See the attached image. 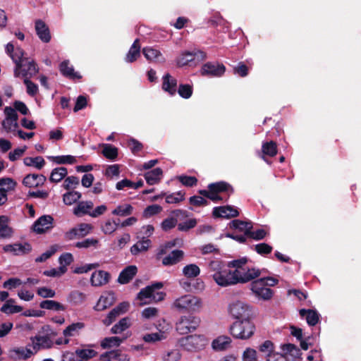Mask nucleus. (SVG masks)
Here are the masks:
<instances>
[{"instance_id":"9b49d317","label":"nucleus","mask_w":361,"mask_h":361,"mask_svg":"<svg viewBox=\"0 0 361 361\" xmlns=\"http://www.w3.org/2000/svg\"><path fill=\"white\" fill-rule=\"evenodd\" d=\"M208 189H211V192L214 196H216V202H220L223 200L222 197L219 195L220 193L226 192L228 197L234 193L233 186L226 181H218L209 183L207 186Z\"/></svg>"},{"instance_id":"49530a36","label":"nucleus","mask_w":361,"mask_h":361,"mask_svg":"<svg viewBox=\"0 0 361 361\" xmlns=\"http://www.w3.org/2000/svg\"><path fill=\"white\" fill-rule=\"evenodd\" d=\"M85 327V324L82 322L73 323L68 326L63 331V334L65 337L73 336L79 330L82 329Z\"/></svg>"},{"instance_id":"37998d69","label":"nucleus","mask_w":361,"mask_h":361,"mask_svg":"<svg viewBox=\"0 0 361 361\" xmlns=\"http://www.w3.org/2000/svg\"><path fill=\"white\" fill-rule=\"evenodd\" d=\"M102 154L108 159L115 160L118 157V148L110 144H103Z\"/></svg>"},{"instance_id":"f704fd0d","label":"nucleus","mask_w":361,"mask_h":361,"mask_svg":"<svg viewBox=\"0 0 361 361\" xmlns=\"http://www.w3.org/2000/svg\"><path fill=\"white\" fill-rule=\"evenodd\" d=\"M39 307L42 309H45L48 310H54V311H65L66 306L63 304L51 300H43L39 303Z\"/></svg>"},{"instance_id":"c9c22d12","label":"nucleus","mask_w":361,"mask_h":361,"mask_svg":"<svg viewBox=\"0 0 361 361\" xmlns=\"http://www.w3.org/2000/svg\"><path fill=\"white\" fill-rule=\"evenodd\" d=\"M261 275V271L259 269L256 268H250L248 269L246 271L243 272V278L240 279V283H245L249 281H253L258 278Z\"/></svg>"},{"instance_id":"dca6fc26","label":"nucleus","mask_w":361,"mask_h":361,"mask_svg":"<svg viewBox=\"0 0 361 361\" xmlns=\"http://www.w3.org/2000/svg\"><path fill=\"white\" fill-rule=\"evenodd\" d=\"M116 302L114 293L110 291L102 294L96 305L94 307L96 311H103L111 307Z\"/></svg>"},{"instance_id":"79ce46f5","label":"nucleus","mask_w":361,"mask_h":361,"mask_svg":"<svg viewBox=\"0 0 361 361\" xmlns=\"http://www.w3.org/2000/svg\"><path fill=\"white\" fill-rule=\"evenodd\" d=\"M23 163L27 166H35L37 169H41L45 164L44 158L41 156L36 157H25L23 159Z\"/></svg>"},{"instance_id":"58836bf2","label":"nucleus","mask_w":361,"mask_h":361,"mask_svg":"<svg viewBox=\"0 0 361 361\" xmlns=\"http://www.w3.org/2000/svg\"><path fill=\"white\" fill-rule=\"evenodd\" d=\"M68 173L67 169L66 167H58L52 170L49 180L51 183H59L63 179Z\"/></svg>"},{"instance_id":"20e7f679","label":"nucleus","mask_w":361,"mask_h":361,"mask_svg":"<svg viewBox=\"0 0 361 361\" xmlns=\"http://www.w3.org/2000/svg\"><path fill=\"white\" fill-rule=\"evenodd\" d=\"M164 284L162 282H155L141 289L137 294V299L140 301L147 298L152 299L156 302L161 301L164 299L166 293L164 292H156V290L162 288Z\"/></svg>"},{"instance_id":"6ab92c4d","label":"nucleus","mask_w":361,"mask_h":361,"mask_svg":"<svg viewBox=\"0 0 361 361\" xmlns=\"http://www.w3.org/2000/svg\"><path fill=\"white\" fill-rule=\"evenodd\" d=\"M100 361H129L128 356L121 350H110L100 355Z\"/></svg>"},{"instance_id":"e2e57ef3","label":"nucleus","mask_w":361,"mask_h":361,"mask_svg":"<svg viewBox=\"0 0 361 361\" xmlns=\"http://www.w3.org/2000/svg\"><path fill=\"white\" fill-rule=\"evenodd\" d=\"M179 181L185 186L193 187L197 183V178L195 176H180L178 177Z\"/></svg>"},{"instance_id":"a878e982","label":"nucleus","mask_w":361,"mask_h":361,"mask_svg":"<svg viewBox=\"0 0 361 361\" xmlns=\"http://www.w3.org/2000/svg\"><path fill=\"white\" fill-rule=\"evenodd\" d=\"M299 314L302 318H305L307 323L310 326H315L319 321V314L315 310L311 309H301Z\"/></svg>"},{"instance_id":"9d476101","label":"nucleus","mask_w":361,"mask_h":361,"mask_svg":"<svg viewBox=\"0 0 361 361\" xmlns=\"http://www.w3.org/2000/svg\"><path fill=\"white\" fill-rule=\"evenodd\" d=\"M226 71V67L223 63L218 62H207L200 70L202 76L210 78L221 77Z\"/></svg>"},{"instance_id":"e433bc0d","label":"nucleus","mask_w":361,"mask_h":361,"mask_svg":"<svg viewBox=\"0 0 361 361\" xmlns=\"http://www.w3.org/2000/svg\"><path fill=\"white\" fill-rule=\"evenodd\" d=\"M93 202L92 201L80 202L76 207L74 208L73 214L78 216L91 213L90 209L93 208Z\"/></svg>"},{"instance_id":"423d86ee","label":"nucleus","mask_w":361,"mask_h":361,"mask_svg":"<svg viewBox=\"0 0 361 361\" xmlns=\"http://www.w3.org/2000/svg\"><path fill=\"white\" fill-rule=\"evenodd\" d=\"M180 345L188 351H196L206 345V339L203 335H190L179 340Z\"/></svg>"},{"instance_id":"f03ea898","label":"nucleus","mask_w":361,"mask_h":361,"mask_svg":"<svg viewBox=\"0 0 361 361\" xmlns=\"http://www.w3.org/2000/svg\"><path fill=\"white\" fill-rule=\"evenodd\" d=\"M230 315L237 319H250L252 316V307L240 300L231 303L228 307Z\"/></svg>"},{"instance_id":"a19ab883","label":"nucleus","mask_w":361,"mask_h":361,"mask_svg":"<svg viewBox=\"0 0 361 361\" xmlns=\"http://www.w3.org/2000/svg\"><path fill=\"white\" fill-rule=\"evenodd\" d=\"M229 227L232 229L238 230L245 233L246 229H252V225L250 222L244 221L240 219H234L229 223Z\"/></svg>"},{"instance_id":"0e129e2a","label":"nucleus","mask_w":361,"mask_h":361,"mask_svg":"<svg viewBox=\"0 0 361 361\" xmlns=\"http://www.w3.org/2000/svg\"><path fill=\"white\" fill-rule=\"evenodd\" d=\"M177 219L174 217H169L165 219L161 224V229L164 231H168L172 228H173L177 224Z\"/></svg>"},{"instance_id":"7c9ffc66","label":"nucleus","mask_w":361,"mask_h":361,"mask_svg":"<svg viewBox=\"0 0 361 361\" xmlns=\"http://www.w3.org/2000/svg\"><path fill=\"white\" fill-rule=\"evenodd\" d=\"M140 56V39H136L131 45L128 52L127 53L125 61L128 63L135 61Z\"/></svg>"},{"instance_id":"774afa93","label":"nucleus","mask_w":361,"mask_h":361,"mask_svg":"<svg viewBox=\"0 0 361 361\" xmlns=\"http://www.w3.org/2000/svg\"><path fill=\"white\" fill-rule=\"evenodd\" d=\"M243 359L244 361H257L256 350L250 348H247L243 354Z\"/></svg>"},{"instance_id":"473e14b6","label":"nucleus","mask_w":361,"mask_h":361,"mask_svg":"<svg viewBox=\"0 0 361 361\" xmlns=\"http://www.w3.org/2000/svg\"><path fill=\"white\" fill-rule=\"evenodd\" d=\"M126 339V337H106L101 341L100 345L103 349L111 348L113 347H118Z\"/></svg>"},{"instance_id":"aec40b11","label":"nucleus","mask_w":361,"mask_h":361,"mask_svg":"<svg viewBox=\"0 0 361 361\" xmlns=\"http://www.w3.org/2000/svg\"><path fill=\"white\" fill-rule=\"evenodd\" d=\"M46 180V176L42 174H27L23 178V184L27 188H36L42 185Z\"/></svg>"},{"instance_id":"c756f323","label":"nucleus","mask_w":361,"mask_h":361,"mask_svg":"<svg viewBox=\"0 0 361 361\" xmlns=\"http://www.w3.org/2000/svg\"><path fill=\"white\" fill-rule=\"evenodd\" d=\"M59 70L63 75L70 79H80L82 78L78 73L74 71L72 66H69L68 61H62L60 63Z\"/></svg>"},{"instance_id":"6e6d98bb","label":"nucleus","mask_w":361,"mask_h":361,"mask_svg":"<svg viewBox=\"0 0 361 361\" xmlns=\"http://www.w3.org/2000/svg\"><path fill=\"white\" fill-rule=\"evenodd\" d=\"M162 207L159 204H152L147 206L142 213L144 218H149L154 215L159 214L162 211Z\"/></svg>"},{"instance_id":"bf43d9fd","label":"nucleus","mask_w":361,"mask_h":361,"mask_svg":"<svg viewBox=\"0 0 361 361\" xmlns=\"http://www.w3.org/2000/svg\"><path fill=\"white\" fill-rule=\"evenodd\" d=\"M273 247L265 243H262L255 245V250L260 255H266L272 252Z\"/></svg>"},{"instance_id":"4d7b16f0","label":"nucleus","mask_w":361,"mask_h":361,"mask_svg":"<svg viewBox=\"0 0 361 361\" xmlns=\"http://www.w3.org/2000/svg\"><path fill=\"white\" fill-rule=\"evenodd\" d=\"M193 92L192 85L189 84H180L178 89V94L184 99H189Z\"/></svg>"},{"instance_id":"412c9836","label":"nucleus","mask_w":361,"mask_h":361,"mask_svg":"<svg viewBox=\"0 0 361 361\" xmlns=\"http://www.w3.org/2000/svg\"><path fill=\"white\" fill-rule=\"evenodd\" d=\"M137 272L135 265H129L123 269L119 274L118 282L121 284L128 283Z\"/></svg>"},{"instance_id":"c03bdc74","label":"nucleus","mask_w":361,"mask_h":361,"mask_svg":"<svg viewBox=\"0 0 361 361\" xmlns=\"http://www.w3.org/2000/svg\"><path fill=\"white\" fill-rule=\"evenodd\" d=\"M130 325V319L128 317H124L112 326L111 332L114 334H121L127 329Z\"/></svg>"},{"instance_id":"69168bd1","label":"nucleus","mask_w":361,"mask_h":361,"mask_svg":"<svg viewBox=\"0 0 361 361\" xmlns=\"http://www.w3.org/2000/svg\"><path fill=\"white\" fill-rule=\"evenodd\" d=\"M189 203L195 207H203L209 204V202L201 196L194 195L189 198Z\"/></svg>"},{"instance_id":"cd10ccee","label":"nucleus","mask_w":361,"mask_h":361,"mask_svg":"<svg viewBox=\"0 0 361 361\" xmlns=\"http://www.w3.org/2000/svg\"><path fill=\"white\" fill-rule=\"evenodd\" d=\"M184 256L183 251L180 250H173L167 256L163 258L162 264L165 266L176 264L182 260Z\"/></svg>"},{"instance_id":"603ef678","label":"nucleus","mask_w":361,"mask_h":361,"mask_svg":"<svg viewBox=\"0 0 361 361\" xmlns=\"http://www.w3.org/2000/svg\"><path fill=\"white\" fill-rule=\"evenodd\" d=\"M283 352L285 354H290L294 358H298L301 355L300 350L294 344L287 343L281 347Z\"/></svg>"},{"instance_id":"de8ad7c7","label":"nucleus","mask_w":361,"mask_h":361,"mask_svg":"<svg viewBox=\"0 0 361 361\" xmlns=\"http://www.w3.org/2000/svg\"><path fill=\"white\" fill-rule=\"evenodd\" d=\"M185 193L183 191H178L167 195L166 193V202L168 204H177L185 200Z\"/></svg>"},{"instance_id":"4468645a","label":"nucleus","mask_w":361,"mask_h":361,"mask_svg":"<svg viewBox=\"0 0 361 361\" xmlns=\"http://www.w3.org/2000/svg\"><path fill=\"white\" fill-rule=\"evenodd\" d=\"M128 307L129 303L127 302L119 303L109 312L104 319H102V323L106 326L111 325L114 322H115L118 317L126 312Z\"/></svg>"},{"instance_id":"052dcab7","label":"nucleus","mask_w":361,"mask_h":361,"mask_svg":"<svg viewBox=\"0 0 361 361\" xmlns=\"http://www.w3.org/2000/svg\"><path fill=\"white\" fill-rule=\"evenodd\" d=\"M99 240L94 238H87L80 242H77L75 246L78 248H88L90 247H97Z\"/></svg>"},{"instance_id":"1a4fd4ad","label":"nucleus","mask_w":361,"mask_h":361,"mask_svg":"<svg viewBox=\"0 0 361 361\" xmlns=\"http://www.w3.org/2000/svg\"><path fill=\"white\" fill-rule=\"evenodd\" d=\"M6 52L12 59L13 61L16 63L14 69V76L18 78L20 76V69L25 66L23 63L22 57L24 56V51L20 48H17L14 52V46L12 43H8L6 47Z\"/></svg>"},{"instance_id":"0eeeda50","label":"nucleus","mask_w":361,"mask_h":361,"mask_svg":"<svg viewBox=\"0 0 361 361\" xmlns=\"http://www.w3.org/2000/svg\"><path fill=\"white\" fill-rule=\"evenodd\" d=\"M250 289L256 298L262 300H269L274 295V291L264 286V280L260 278L251 282Z\"/></svg>"},{"instance_id":"4be33fe9","label":"nucleus","mask_w":361,"mask_h":361,"mask_svg":"<svg viewBox=\"0 0 361 361\" xmlns=\"http://www.w3.org/2000/svg\"><path fill=\"white\" fill-rule=\"evenodd\" d=\"M35 30L39 38L45 43L51 40V34L48 26L42 20L35 21Z\"/></svg>"},{"instance_id":"ddd939ff","label":"nucleus","mask_w":361,"mask_h":361,"mask_svg":"<svg viewBox=\"0 0 361 361\" xmlns=\"http://www.w3.org/2000/svg\"><path fill=\"white\" fill-rule=\"evenodd\" d=\"M212 215L214 218L231 219L238 216L239 212L231 205L220 206L213 209Z\"/></svg>"},{"instance_id":"f8f14e48","label":"nucleus","mask_w":361,"mask_h":361,"mask_svg":"<svg viewBox=\"0 0 361 361\" xmlns=\"http://www.w3.org/2000/svg\"><path fill=\"white\" fill-rule=\"evenodd\" d=\"M54 221L51 215H43L35 221L32 229L38 234L44 233L54 227Z\"/></svg>"},{"instance_id":"72a5a7b5","label":"nucleus","mask_w":361,"mask_h":361,"mask_svg":"<svg viewBox=\"0 0 361 361\" xmlns=\"http://www.w3.org/2000/svg\"><path fill=\"white\" fill-rule=\"evenodd\" d=\"M231 339L227 336H221L212 342V348L215 350H224L231 346Z\"/></svg>"},{"instance_id":"2eb2a0df","label":"nucleus","mask_w":361,"mask_h":361,"mask_svg":"<svg viewBox=\"0 0 361 361\" xmlns=\"http://www.w3.org/2000/svg\"><path fill=\"white\" fill-rule=\"evenodd\" d=\"M278 153L277 144L274 141L264 142L262 145L261 152L259 153V157L267 164H271L267 157H274Z\"/></svg>"},{"instance_id":"2f4dec72","label":"nucleus","mask_w":361,"mask_h":361,"mask_svg":"<svg viewBox=\"0 0 361 361\" xmlns=\"http://www.w3.org/2000/svg\"><path fill=\"white\" fill-rule=\"evenodd\" d=\"M8 217L0 216V238H10L13 235V229L8 226Z\"/></svg>"},{"instance_id":"338daca9","label":"nucleus","mask_w":361,"mask_h":361,"mask_svg":"<svg viewBox=\"0 0 361 361\" xmlns=\"http://www.w3.org/2000/svg\"><path fill=\"white\" fill-rule=\"evenodd\" d=\"M197 225V220L195 219H190L183 223L178 224V229L180 231H188L191 228H193Z\"/></svg>"},{"instance_id":"ea45409f","label":"nucleus","mask_w":361,"mask_h":361,"mask_svg":"<svg viewBox=\"0 0 361 361\" xmlns=\"http://www.w3.org/2000/svg\"><path fill=\"white\" fill-rule=\"evenodd\" d=\"M48 159L57 164H73L77 161L72 155L50 156Z\"/></svg>"},{"instance_id":"6e6552de","label":"nucleus","mask_w":361,"mask_h":361,"mask_svg":"<svg viewBox=\"0 0 361 361\" xmlns=\"http://www.w3.org/2000/svg\"><path fill=\"white\" fill-rule=\"evenodd\" d=\"M213 279L221 286L226 287L240 283L239 279L231 275L230 269H221L213 274Z\"/></svg>"},{"instance_id":"13d9d810","label":"nucleus","mask_w":361,"mask_h":361,"mask_svg":"<svg viewBox=\"0 0 361 361\" xmlns=\"http://www.w3.org/2000/svg\"><path fill=\"white\" fill-rule=\"evenodd\" d=\"M0 310L7 314L20 312L23 310V307L19 305H13L8 303H5L1 307Z\"/></svg>"},{"instance_id":"680f3d73","label":"nucleus","mask_w":361,"mask_h":361,"mask_svg":"<svg viewBox=\"0 0 361 361\" xmlns=\"http://www.w3.org/2000/svg\"><path fill=\"white\" fill-rule=\"evenodd\" d=\"M58 246L54 245L51 246L50 249L45 252L42 253L40 256L35 259L36 262H43L50 258L57 251Z\"/></svg>"},{"instance_id":"864d4df0","label":"nucleus","mask_w":361,"mask_h":361,"mask_svg":"<svg viewBox=\"0 0 361 361\" xmlns=\"http://www.w3.org/2000/svg\"><path fill=\"white\" fill-rule=\"evenodd\" d=\"M87 296L85 293L79 290H73L71 292L68 300L75 305H80L86 300Z\"/></svg>"},{"instance_id":"8fccbe9b","label":"nucleus","mask_w":361,"mask_h":361,"mask_svg":"<svg viewBox=\"0 0 361 361\" xmlns=\"http://www.w3.org/2000/svg\"><path fill=\"white\" fill-rule=\"evenodd\" d=\"M183 273L187 278H195L200 274V269L197 265L190 264L183 267Z\"/></svg>"},{"instance_id":"4c0bfd02","label":"nucleus","mask_w":361,"mask_h":361,"mask_svg":"<svg viewBox=\"0 0 361 361\" xmlns=\"http://www.w3.org/2000/svg\"><path fill=\"white\" fill-rule=\"evenodd\" d=\"M151 244V240L148 238H145L130 247V252L133 255H137L140 252L147 251Z\"/></svg>"},{"instance_id":"3c124183","label":"nucleus","mask_w":361,"mask_h":361,"mask_svg":"<svg viewBox=\"0 0 361 361\" xmlns=\"http://www.w3.org/2000/svg\"><path fill=\"white\" fill-rule=\"evenodd\" d=\"M81 193L78 191H71L65 193L63 201L66 205H71L81 198Z\"/></svg>"},{"instance_id":"393cba45","label":"nucleus","mask_w":361,"mask_h":361,"mask_svg":"<svg viewBox=\"0 0 361 361\" xmlns=\"http://www.w3.org/2000/svg\"><path fill=\"white\" fill-rule=\"evenodd\" d=\"M162 89L171 96L176 94L177 90V80L173 78L169 73L163 76Z\"/></svg>"},{"instance_id":"bb28decb","label":"nucleus","mask_w":361,"mask_h":361,"mask_svg":"<svg viewBox=\"0 0 361 361\" xmlns=\"http://www.w3.org/2000/svg\"><path fill=\"white\" fill-rule=\"evenodd\" d=\"M142 54L147 61L164 63L165 59L158 49L151 47H146L142 49Z\"/></svg>"},{"instance_id":"a18cd8bd","label":"nucleus","mask_w":361,"mask_h":361,"mask_svg":"<svg viewBox=\"0 0 361 361\" xmlns=\"http://www.w3.org/2000/svg\"><path fill=\"white\" fill-rule=\"evenodd\" d=\"M133 211V207L129 204H126L116 207L112 211V214L120 216H127L132 214Z\"/></svg>"},{"instance_id":"a211bd4d","label":"nucleus","mask_w":361,"mask_h":361,"mask_svg":"<svg viewBox=\"0 0 361 361\" xmlns=\"http://www.w3.org/2000/svg\"><path fill=\"white\" fill-rule=\"evenodd\" d=\"M110 274L103 270L95 271L92 274L90 283L92 286H102L109 283Z\"/></svg>"},{"instance_id":"f3484780","label":"nucleus","mask_w":361,"mask_h":361,"mask_svg":"<svg viewBox=\"0 0 361 361\" xmlns=\"http://www.w3.org/2000/svg\"><path fill=\"white\" fill-rule=\"evenodd\" d=\"M196 57L200 58L201 60H204L206 58V54L202 51H199L195 53L185 51L178 58L177 65L179 67L187 66L190 62L194 61Z\"/></svg>"},{"instance_id":"09e8293b","label":"nucleus","mask_w":361,"mask_h":361,"mask_svg":"<svg viewBox=\"0 0 361 361\" xmlns=\"http://www.w3.org/2000/svg\"><path fill=\"white\" fill-rule=\"evenodd\" d=\"M76 355L80 358V361H87L97 355V352L92 349H77Z\"/></svg>"},{"instance_id":"5701e85b","label":"nucleus","mask_w":361,"mask_h":361,"mask_svg":"<svg viewBox=\"0 0 361 361\" xmlns=\"http://www.w3.org/2000/svg\"><path fill=\"white\" fill-rule=\"evenodd\" d=\"M23 63H25L20 69V75L21 74L23 77L35 75L39 71L37 63L33 61H29L27 58H25L24 56L22 57Z\"/></svg>"},{"instance_id":"5fc2aeb1","label":"nucleus","mask_w":361,"mask_h":361,"mask_svg":"<svg viewBox=\"0 0 361 361\" xmlns=\"http://www.w3.org/2000/svg\"><path fill=\"white\" fill-rule=\"evenodd\" d=\"M267 233L264 229L259 228L255 231H252V229H246L245 235L247 236V238L254 239L255 240H263Z\"/></svg>"},{"instance_id":"c85d7f7f","label":"nucleus","mask_w":361,"mask_h":361,"mask_svg":"<svg viewBox=\"0 0 361 361\" xmlns=\"http://www.w3.org/2000/svg\"><path fill=\"white\" fill-rule=\"evenodd\" d=\"M163 171L161 168H156L145 173L144 177L147 184L155 185L161 179Z\"/></svg>"},{"instance_id":"b1692460","label":"nucleus","mask_w":361,"mask_h":361,"mask_svg":"<svg viewBox=\"0 0 361 361\" xmlns=\"http://www.w3.org/2000/svg\"><path fill=\"white\" fill-rule=\"evenodd\" d=\"M3 250L5 252H13L18 255L20 254H26L31 251L32 247L29 243L22 245L20 243L8 244L4 246Z\"/></svg>"},{"instance_id":"7ed1b4c3","label":"nucleus","mask_w":361,"mask_h":361,"mask_svg":"<svg viewBox=\"0 0 361 361\" xmlns=\"http://www.w3.org/2000/svg\"><path fill=\"white\" fill-rule=\"evenodd\" d=\"M201 300L192 295H185L176 300L173 303V307L180 312L195 311L200 307Z\"/></svg>"},{"instance_id":"39448f33","label":"nucleus","mask_w":361,"mask_h":361,"mask_svg":"<svg viewBox=\"0 0 361 361\" xmlns=\"http://www.w3.org/2000/svg\"><path fill=\"white\" fill-rule=\"evenodd\" d=\"M200 324L198 317L189 314L182 316L176 324V329L181 335L188 334L197 329Z\"/></svg>"},{"instance_id":"f257e3e1","label":"nucleus","mask_w":361,"mask_h":361,"mask_svg":"<svg viewBox=\"0 0 361 361\" xmlns=\"http://www.w3.org/2000/svg\"><path fill=\"white\" fill-rule=\"evenodd\" d=\"M255 329V325L250 319L234 322L231 325L229 331L234 338L247 340L254 335Z\"/></svg>"}]
</instances>
